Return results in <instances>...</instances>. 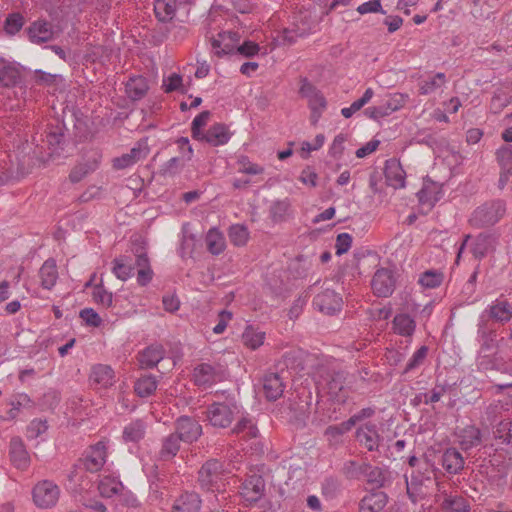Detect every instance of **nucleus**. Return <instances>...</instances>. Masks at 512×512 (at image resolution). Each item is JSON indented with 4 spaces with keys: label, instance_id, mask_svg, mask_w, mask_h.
Returning a JSON list of instances; mask_svg holds the SVG:
<instances>
[{
    "label": "nucleus",
    "instance_id": "a19ab883",
    "mask_svg": "<svg viewBox=\"0 0 512 512\" xmlns=\"http://www.w3.org/2000/svg\"><path fill=\"white\" fill-rule=\"evenodd\" d=\"M149 90L147 78L142 75L130 77V100L142 99Z\"/></svg>",
    "mask_w": 512,
    "mask_h": 512
},
{
    "label": "nucleus",
    "instance_id": "c9c22d12",
    "mask_svg": "<svg viewBox=\"0 0 512 512\" xmlns=\"http://www.w3.org/2000/svg\"><path fill=\"white\" fill-rule=\"evenodd\" d=\"M67 489L71 490L75 493H80L86 486L89 485L90 481L87 479V476L82 471V469L78 467H74L70 473L68 474L67 480Z\"/></svg>",
    "mask_w": 512,
    "mask_h": 512
},
{
    "label": "nucleus",
    "instance_id": "72a5a7b5",
    "mask_svg": "<svg viewBox=\"0 0 512 512\" xmlns=\"http://www.w3.org/2000/svg\"><path fill=\"white\" fill-rule=\"evenodd\" d=\"M408 98V95L402 93H394L389 95L384 102L379 104L383 116L387 117L393 112L401 109L408 101Z\"/></svg>",
    "mask_w": 512,
    "mask_h": 512
},
{
    "label": "nucleus",
    "instance_id": "49530a36",
    "mask_svg": "<svg viewBox=\"0 0 512 512\" xmlns=\"http://www.w3.org/2000/svg\"><path fill=\"white\" fill-rule=\"evenodd\" d=\"M443 282V273L437 270H427L419 277L418 283L424 288L433 289Z\"/></svg>",
    "mask_w": 512,
    "mask_h": 512
},
{
    "label": "nucleus",
    "instance_id": "9d476101",
    "mask_svg": "<svg viewBox=\"0 0 512 512\" xmlns=\"http://www.w3.org/2000/svg\"><path fill=\"white\" fill-rule=\"evenodd\" d=\"M313 305L320 312L333 315L340 311L342 307V298L335 291L325 289L314 297Z\"/></svg>",
    "mask_w": 512,
    "mask_h": 512
},
{
    "label": "nucleus",
    "instance_id": "ddd939ff",
    "mask_svg": "<svg viewBox=\"0 0 512 512\" xmlns=\"http://www.w3.org/2000/svg\"><path fill=\"white\" fill-rule=\"evenodd\" d=\"M166 350L163 345L154 343L140 351L137 355L139 367L152 369L165 357Z\"/></svg>",
    "mask_w": 512,
    "mask_h": 512
},
{
    "label": "nucleus",
    "instance_id": "4be33fe9",
    "mask_svg": "<svg viewBox=\"0 0 512 512\" xmlns=\"http://www.w3.org/2000/svg\"><path fill=\"white\" fill-rule=\"evenodd\" d=\"M202 500L196 492L182 493L172 506V512H199Z\"/></svg>",
    "mask_w": 512,
    "mask_h": 512
},
{
    "label": "nucleus",
    "instance_id": "f257e3e1",
    "mask_svg": "<svg viewBox=\"0 0 512 512\" xmlns=\"http://www.w3.org/2000/svg\"><path fill=\"white\" fill-rule=\"evenodd\" d=\"M315 383L320 392L326 393L338 403H344L348 398L345 389V375L328 367L321 366L315 373Z\"/></svg>",
    "mask_w": 512,
    "mask_h": 512
},
{
    "label": "nucleus",
    "instance_id": "774afa93",
    "mask_svg": "<svg viewBox=\"0 0 512 512\" xmlns=\"http://www.w3.org/2000/svg\"><path fill=\"white\" fill-rule=\"evenodd\" d=\"M352 244V236L349 233H340L336 238V254L342 255L346 253Z\"/></svg>",
    "mask_w": 512,
    "mask_h": 512
},
{
    "label": "nucleus",
    "instance_id": "412c9836",
    "mask_svg": "<svg viewBox=\"0 0 512 512\" xmlns=\"http://www.w3.org/2000/svg\"><path fill=\"white\" fill-rule=\"evenodd\" d=\"M231 135L232 133L225 124L216 123L204 133L199 141H204L216 147L226 144L230 140Z\"/></svg>",
    "mask_w": 512,
    "mask_h": 512
},
{
    "label": "nucleus",
    "instance_id": "6e6552de",
    "mask_svg": "<svg viewBox=\"0 0 512 512\" xmlns=\"http://www.w3.org/2000/svg\"><path fill=\"white\" fill-rule=\"evenodd\" d=\"M181 441L192 443L202 434V427L195 419L188 416H181L175 422V432Z\"/></svg>",
    "mask_w": 512,
    "mask_h": 512
},
{
    "label": "nucleus",
    "instance_id": "e2e57ef3",
    "mask_svg": "<svg viewBox=\"0 0 512 512\" xmlns=\"http://www.w3.org/2000/svg\"><path fill=\"white\" fill-rule=\"evenodd\" d=\"M80 318L85 322L86 325L91 327H99L102 324V318L92 308H85L80 311Z\"/></svg>",
    "mask_w": 512,
    "mask_h": 512
},
{
    "label": "nucleus",
    "instance_id": "338daca9",
    "mask_svg": "<svg viewBox=\"0 0 512 512\" xmlns=\"http://www.w3.org/2000/svg\"><path fill=\"white\" fill-rule=\"evenodd\" d=\"M146 423L143 420H136L130 425V441L137 442L144 438Z\"/></svg>",
    "mask_w": 512,
    "mask_h": 512
},
{
    "label": "nucleus",
    "instance_id": "0e129e2a",
    "mask_svg": "<svg viewBox=\"0 0 512 512\" xmlns=\"http://www.w3.org/2000/svg\"><path fill=\"white\" fill-rule=\"evenodd\" d=\"M63 141V134L60 129L55 131H50L46 135V142L51 150L50 155L53 156L58 154V147L61 145Z\"/></svg>",
    "mask_w": 512,
    "mask_h": 512
},
{
    "label": "nucleus",
    "instance_id": "58836bf2",
    "mask_svg": "<svg viewBox=\"0 0 512 512\" xmlns=\"http://www.w3.org/2000/svg\"><path fill=\"white\" fill-rule=\"evenodd\" d=\"M157 388V380L152 375L140 377L134 384V391L139 397H148L154 393Z\"/></svg>",
    "mask_w": 512,
    "mask_h": 512
},
{
    "label": "nucleus",
    "instance_id": "7ed1b4c3",
    "mask_svg": "<svg viewBox=\"0 0 512 512\" xmlns=\"http://www.w3.org/2000/svg\"><path fill=\"white\" fill-rule=\"evenodd\" d=\"M506 214V203L501 199L487 201L478 206L470 215L469 225L484 229L496 225Z\"/></svg>",
    "mask_w": 512,
    "mask_h": 512
},
{
    "label": "nucleus",
    "instance_id": "603ef678",
    "mask_svg": "<svg viewBox=\"0 0 512 512\" xmlns=\"http://www.w3.org/2000/svg\"><path fill=\"white\" fill-rule=\"evenodd\" d=\"M210 115L209 111H203L193 119L191 124V135L193 139L199 141L202 138L204 132H202L201 129L207 125Z\"/></svg>",
    "mask_w": 512,
    "mask_h": 512
},
{
    "label": "nucleus",
    "instance_id": "5701e85b",
    "mask_svg": "<svg viewBox=\"0 0 512 512\" xmlns=\"http://www.w3.org/2000/svg\"><path fill=\"white\" fill-rule=\"evenodd\" d=\"M284 383L278 373H267L263 377V393L267 400L275 401L282 396Z\"/></svg>",
    "mask_w": 512,
    "mask_h": 512
},
{
    "label": "nucleus",
    "instance_id": "dca6fc26",
    "mask_svg": "<svg viewBox=\"0 0 512 512\" xmlns=\"http://www.w3.org/2000/svg\"><path fill=\"white\" fill-rule=\"evenodd\" d=\"M195 385L199 387H210L221 379L219 371L208 363L197 365L192 374Z\"/></svg>",
    "mask_w": 512,
    "mask_h": 512
},
{
    "label": "nucleus",
    "instance_id": "8fccbe9b",
    "mask_svg": "<svg viewBox=\"0 0 512 512\" xmlns=\"http://www.w3.org/2000/svg\"><path fill=\"white\" fill-rule=\"evenodd\" d=\"M232 433L234 434H243V437L246 439H251L257 437L258 429L251 422V420L247 418H242L236 426L232 429Z\"/></svg>",
    "mask_w": 512,
    "mask_h": 512
},
{
    "label": "nucleus",
    "instance_id": "69168bd1",
    "mask_svg": "<svg viewBox=\"0 0 512 512\" xmlns=\"http://www.w3.org/2000/svg\"><path fill=\"white\" fill-rule=\"evenodd\" d=\"M93 300L103 306H110L112 303V294L107 292L102 286L96 285L92 291Z\"/></svg>",
    "mask_w": 512,
    "mask_h": 512
},
{
    "label": "nucleus",
    "instance_id": "79ce46f5",
    "mask_svg": "<svg viewBox=\"0 0 512 512\" xmlns=\"http://www.w3.org/2000/svg\"><path fill=\"white\" fill-rule=\"evenodd\" d=\"M368 462H358L354 460H349L344 463L342 468L343 475L350 480H363L364 479V471L365 467H367Z\"/></svg>",
    "mask_w": 512,
    "mask_h": 512
},
{
    "label": "nucleus",
    "instance_id": "b1692460",
    "mask_svg": "<svg viewBox=\"0 0 512 512\" xmlns=\"http://www.w3.org/2000/svg\"><path fill=\"white\" fill-rule=\"evenodd\" d=\"M441 464L449 474H459L464 469V458L456 448H447L441 457Z\"/></svg>",
    "mask_w": 512,
    "mask_h": 512
},
{
    "label": "nucleus",
    "instance_id": "c85d7f7f",
    "mask_svg": "<svg viewBox=\"0 0 512 512\" xmlns=\"http://www.w3.org/2000/svg\"><path fill=\"white\" fill-rule=\"evenodd\" d=\"M385 176L391 186L395 188H402L405 186L406 173L400 162L396 160L387 161Z\"/></svg>",
    "mask_w": 512,
    "mask_h": 512
},
{
    "label": "nucleus",
    "instance_id": "a211bd4d",
    "mask_svg": "<svg viewBox=\"0 0 512 512\" xmlns=\"http://www.w3.org/2000/svg\"><path fill=\"white\" fill-rule=\"evenodd\" d=\"M388 503V495L379 489H373L359 502L360 512H381Z\"/></svg>",
    "mask_w": 512,
    "mask_h": 512
},
{
    "label": "nucleus",
    "instance_id": "2f4dec72",
    "mask_svg": "<svg viewBox=\"0 0 512 512\" xmlns=\"http://www.w3.org/2000/svg\"><path fill=\"white\" fill-rule=\"evenodd\" d=\"M39 278L44 289H52L58 279V270L54 260L48 259L39 270Z\"/></svg>",
    "mask_w": 512,
    "mask_h": 512
},
{
    "label": "nucleus",
    "instance_id": "f3484780",
    "mask_svg": "<svg viewBox=\"0 0 512 512\" xmlns=\"http://www.w3.org/2000/svg\"><path fill=\"white\" fill-rule=\"evenodd\" d=\"M357 440L369 451H376L379 448L381 436L376 424L367 422L356 430Z\"/></svg>",
    "mask_w": 512,
    "mask_h": 512
},
{
    "label": "nucleus",
    "instance_id": "6e6d98bb",
    "mask_svg": "<svg viewBox=\"0 0 512 512\" xmlns=\"http://www.w3.org/2000/svg\"><path fill=\"white\" fill-rule=\"evenodd\" d=\"M496 438L501 439L503 443H512V421L508 418L501 420L494 431Z\"/></svg>",
    "mask_w": 512,
    "mask_h": 512
},
{
    "label": "nucleus",
    "instance_id": "423d86ee",
    "mask_svg": "<svg viewBox=\"0 0 512 512\" xmlns=\"http://www.w3.org/2000/svg\"><path fill=\"white\" fill-rule=\"evenodd\" d=\"M32 496L37 507L50 508L58 502L60 489L54 482L43 480L34 486Z\"/></svg>",
    "mask_w": 512,
    "mask_h": 512
},
{
    "label": "nucleus",
    "instance_id": "473e14b6",
    "mask_svg": "<svg viewBox=\"0 0 512 512\" xmlns=\"http://www.w3.org/2000/svg\"><path fill=\"white\" fill-rule=\"evenodd\" d=\"M205 242L207 250L213 255H219L226 247L224 235L216 228L207 232Z\"/></svg>",
    "mask_w": 512,
    "mask_h": 512
},
{
    "label": "nucleus",
    "instance_id": "3c124183",
    "mask_svg": "<svg viewBox=\"0 0 512 512\" xmlns=\"http://www.w3.org/2000/svg\"><path fill=\"white\" fill-rule=\"evenodd\" d=\"M249 238L248 229L243 225H233L229 229V239L235 246H244Z\"/></svg>",
    "mask_w": 512,
    "mask_h": 512
},
{
    "label": "nucleus",
    "instance_id": "4d7b16f0",
    "mask_svg": "<svg viewBox=\"0 0 512 512\" xmlns=\"http://www.w3.org/2000/svg\"><path fill=\"white\" fill-rule=\"evenodd\" d=\"M238 172L248 175H258L264 172V168L252 163L247 156H240L237 160Z\"/></svg>",
    "mask_w": 512,
    "mask_h": 512
},
{
    "label": "nucleus",
    "instance_id": "37998d69",
    "mask_svg": "<svg viewBox=\"0 0 512 512\" xmlns=\"http://www.w3.org/2000/svg\"><path fill=\"white\" fill-rule=\"evenodd\" d=\"M265 339V332L259 331L252 326H248L242 334V341L245 346L255 350L259 348Z\"/></svg>",
    "mask_w": 512,
    "mask_h": 512
},
{
    "label": "nucleus",
    "instance_id": "4468645a",
    "mask_svg": "<svg viewBox=\"0 0 512 512\" xmlns=\"http://www.w3.org/2000/svg\"><path fill=\"white\" fill-rule=\"evenodd\" d=\"M89 381L95 389H107L115 383L114 371L108 365H94L91 368Z\"/></svg>",
    "mask_w": 512,
    "mask_h": 512
},
{
    "label": "nucleus",
    "instance_id": "5fc2aeb1",
    "mask_svg": "<svg viewBox=\"0 0 512 512\" xmlns=\"http://www.w3.org/2000/svg\"><path fill=\"white\" fill-rule=\"evenodd\" d=\"M150 148L148 146V138L140 139L137 144L130 149V164L136 163L148 156Z\"/></svg>",
    "mask_w": 512,
    "mask_h": 512
},
{
    "label": "nucleus",
    "instance_id": "ea45409f",
    "mask_svg": "<svg viewBox=\"0 0 512 512\" xmlns=\"http://www.w3.org/2000/svg\"><path fill=\"white\" fill-rule=\"evenodd\" d=\"M154 11L160 21L171 20L176 12V2L175 0H156Z\"/></svg>",
    "mask_w": 512,
    "mask_h": 512
},
{
    "label": "nucleus",
    "instance_id": "20e7f679",
    "mask_svg": "<svg viewBox=\"0 0 512 512\" xmlns=\"http://www.w3.org/2000/svg\"><path fill=\"white\" fill-rule=\"evenodd\" d=\"M131 251L135 255V262L133 267L130 266V271H136V281L139 286H147L153 279L154 271L151 267L150 258L146 251V242L143 239L135 240L131 247Z\"/></svg>",
    "mask_w": 512,
    "mask_h": 512
},
{
    "label": "nucleus",
    "instance_id": "13d9d810",
    "mask_svg": "<svg viewBox=\"0 0 512 512\" xmlns=\"http://www.w3.org/2000/svg\"><path fill=\"white\" fill-rule=\"evenodd\" d=\"M221 34H222L221 41L224 43V46L221 49H222V51H224V55L236 53L237 47L239 46L238 43L240 40V36H239L238 32L228 31V32H221Z\"/></svg>",
    "mask_w": 512,
    "mask_h": 512
},
{
    "label": "nucleus",
    "instance_id": "aec40b11",
    "mask_svg": "<svg viewBox=\"0 0 512 512\" xmlns=\"http://www.w3.org/2000/svg\"><path fill=\"white\" fill-rule=\"evenodd\" d=\"M10 462L20 471H25L30 466V456L19 438H13L10 442Z\"/></svg>",
    "mask_w": 512,
    "mask_h": 512
},
{
    "label": "nucleus",
    "instance_id": "680f3d73",
    "mask_svg": "<svg viewBox=\"0 0 512 512\" xmlns=\"http://www.w3.org/2000/svg\"><path fill=\"white\" fill-rule=\"evenodd\" d=\"M112 273L120 280L126 281L128 278V261L125 257L114 259Z\"/></svg>",
    "mask_w": 512,
    "mask_h": 512
},
{
    "label": "nucleus",
    "instance_id": "1a4fd4ad",
    "mask_svg": "<svg viewBox=\"0 0 512 512\" xmlns=\"http://www.w3.org/2000/svg\"><path fill=\"white\" fill-rule=\"evenodd\" d=\"M107 446L104 441H100L89 447L83 459V466L86 471L98 472L106 462Z\"/></svg>",
    "mask_w": 512,
    "mask_h": 512
},
{
    "label": "nucleus",
    "instance_id": "052dcab7",
    "mask_svg": "<svg viewBox=\"0 0 512 512\" xmlns=\"http://www.w3.org/2000/svg\"><path fill=\"white\" fill-rule=\"evenodd\" d=\"M348 420L338 424L328 426L325 430V436L330 440H337L340 436L352 429L351 425H347Z\"/></svg>",
    "mask_w": 512,
    "mask_h": 512
},
{
    "label": "nucleus",
    "instance_id": "a18cd8bd",
    "mask_svg": "<svg viewBox=\"0 0 512 512\" xmlns=\"http://www.w3.org/2000/svg\"><path fill=\"white\" fill-rule=\"evenodd\" d=\"M445 512H468L469 505L462 496H447L442 502Z\"/></svg>",
    "mask_w": 512,
    "mask_h": 512
},
{
    "label": "nucleus",
    "instance_id": "09e8293b",
    "mask_svg": "<svg viewBox=\"0 0 512 512\" xmlns=\"http://www.w3.org/2000/svg\"><path fill=\"white\" fill-rule=\"evenodd\" d=\"M98 167V160L94 158L91 161H87L85 163H80L73 168L70 173V179L72 182H79L83 179L88 173L94 171Z\"/></svg>",
    "mask_w": 512,
    "mask_h": 512
},
{
    "label": "nucleus",
    "instance_id": "7c9ffc66",
    "mask_svg": "<svg viewBox=\"0 0 512 512\" xmlns=\"http://www.w3.org/2000/svg\"><path fill=\"white\" fill-rule=\"evenodd\" d=\"M392 325L394 332L403 337H411L416 329L415 320L406 313L395 315Z\"/></svg>",
    "mask_w": 512,
    "mask_h": 512
},
{
    "label": "nucleus",
    "instance_id": "f8f14e48",
    "mask_svg": "<svg viewBox=\"0 0 512 512\" xmlns=\"http://www.w3.org/2000/svg\"><path fill=\"white\" fill-rule=\"evenodd\" d=\"M498 243V235L492 232L478 234L472 245L471 253L476 259H482L491 252H494Z\"/></svg>",
    "mask_w": 512,
    "mask_h": 512
},
{
    "label": "nucleus",
    "instance_id": "de8ad7c7",
    "mask_svg": "<svg viewBox=\"0 0 512 512\" xmlns=\"http://www.w3.org/2000/svg\"><path fill=\"white\" fill-rule=\"evenodd\" d=\"M496 161L501 170L512 172V145H503L496 150Z\"/></svg>",
    "mask_w": 512,
    "mask_h": 512
},
{
    "label": "nucleus",
    "instance_id": "2eb2a0df",
    "mask_svg": "<svg viewBox=\"0 0 512 512\" xmlns=\"http://www.w3.org/2000/svg\"><path fill=\"white\" fill-rule=\"evenodd\" d=\"M425 465V473L422 475L413 473L410 480L406 479L407 494L413 503H417L423 497V482L424 480H430L433 473L432 465L428 461H425Z\"/></svg>",
    "mask_w": 512,
    "mask_h": 512
},
{
    "label": "nucleus",
    "instance_id": "f03ea898",
    "mask_svg": "<svg viewBox=\"0 0 512 512\" xmlns=\"http://www.w3.org/2000/svg\"><path fill=\"white\" fill-rule=\"evenodd\" d=\"M217 400L208 405L206 418L213 427L227 428L231 425L240 407L234 397L216 394Z\"/></svg>",
    "mask_w": 512,
    "mask_h": 512
},
{
    "label": "nucleus",
    "instance_id": "a878e982",
    "mask_svg": "<svg viewBox=\"0 0 512 512\" xmlns=\"http://www.w3.org/2000/svg\"><path fill=\"white\" fill-rule=\"evenodd\" d=\"M459 444L462 449L469 450L482 443V432L475 425H467L459 431Z\"/></svg>",
    "mask_w": 512,
    "mask_h": 512
},
{
    "label": "nucleus",
    "instance_id": "cd10ccee",
    "mask_svg": "<svg viewBox=\"0 0 512 512\" xmlns=\"http://www.w3.org/2000/svg\"><path fill=\"white\" fill-rule=\"evenodd\" d=\"M181 439L175 433H171L164 437L161 441V447L158 456L162 461L172 460L180 450Z\"/></svg>",
    "mask_w": 512,
    "mask_h": 512
},
{
    "label": "nucleus",
    "instance_id": "e433bc0d",
    "mask_svg": "<svg viewBox=\"0 0 512 512\" xmlns=\"http://www.w3.org/2000/svg\"><path fill=\"white\" fill-rule=\"evenodd\" d=\"M504 410L505 407L501 401L490 403L480 417V425L484 428H488L493 425Z\"/></svg>",
    "mask_w": 512,
    "mask_h": 512
},
{
    "label": "nucleus",
    "instance_id": "393cba45",
    "mask_svg": "<svg viewBox=\"0 0 512 512\" xmlns=\"http://www.w3.org/2000/svg\"><path fill=\"white\" fill-rule=\"evenodd\" d=\"M299 93L302 97H305L309 100V105L313 110L317 108L324 109L326 107V100L324 96L312 83L307 80V78L301 79Z\"/></svg>",
    "mask_w": 512,
    "mask_h": 512
},
{
    "label": "nucleus",
    "instance_id": "bb28decb",
    "mask_svg": "<svg viewBox=\"0 0 512 512\" xmlns=\"http://www.w3.org/2000/svg\"><path fill=\"white\" fill-rule=\"evenodd\" d=\"M10 409L7 411L9 419L17 418L24 410L31 409L33 402L26 393H15L8 400Z\"/></svg>",
    "mask_w": 512,
    "mask_h": 512
},
{
    "label": "nucleus",
    "instance_id": "864d4df0",
    "mask_svg": "<svg viewBox=\"0 0 512 512\" xmlns=\"http://www.w3.org/2000/svg\"><path fill=\"white\" fill-rule=\"evenodd\" d=\"M20 77L19 70L11 65L3 64L0 67V83L4 86L14 85Z\"/></svg>",
    "mask_w": 512,
    "mask_h": 512
},
{
    "label": "nucleus",
    "instance_id": "c756f323",
    "mask_svg": "<svg viewBox=\"0 0 512 512\" xmlns=\"http://www.w3.org/2000/svg\"><path fill=\"white\" fill-rule=\"evenodd\" d=\"M489 316L496 322H508L512 318V305L506 299L499 298L489 307Z\"/></svg>",
    "mask_w": 512,
    "mask_h": 512
},
{
    "label": "nucleus",
    "instance_id": "9b49d317",
    "mask_svg": "<svg viewBox=\"0 0 512 512\" xmlns=\"http://www.w3.org/2000/svg\"><path fill=\"white\" fill-rule=\"evenodd\" d=\"M372 289L378 297H388L395 289V278L389 269H378L371 282Z\"/></svg>",
    "mask_w": 512,
    "mask_h": 512
},
{
    "label": "nucleus",
    "instance_id": "6ab92c4d",
    "mask_svg": "<svg viewBox=\"0 0 512 512\" xmlns=\"http://www.w3.org/2000/svg\"><path fill=\"white\" fill-rule=\"evenodd\" d=\"M365 470L363 480L374 489L385 487L391 480V473L388 468L373 466L368 462Z\"/></svg>",
    "mask_w": 512,
    "mask_h": 512
},
{
    "label": "nucleus",
    "instance_id": "bf43d9fd",
    "mask_svg": "<svg viewBox=\"0 0 512 512\" xmlns=\"http://www.w3.org/2000/svg\"><path fill=\"white\" fill-rule=\"evenodd\" d=\"M428 348L426 346H421L410 358L408 361L403 373H408L420 365L423 364L425 358L427 357Z\"/></svg>",
    "mask_w": 512,
    "mask_h": 512
},
{
    "label": "nucleus",
    "instance_id": "39448f33",
    "mask_svg": "<svg viewBox=\"0 0 512 512\" xmlns=\"http://www.w3.org/2000/svg\"><path fill=\"white\" fill-rule=\"evenodd\" d=\"M226 470L217 459L205 462L198 472V482L201 489L206 491L219 490L223 486Z\"/></svg>",
    "mask_w": 512,
    "mask_h": 512
},
{
    "label": "nucleus",
    "instance_id": "0eeeda50",
    "mask_svg": "<svg viewBox=\"0 0 512 512\" xmlns=\"http://www.w3.org/2000/svg\"><path fill=\"white\" fill-rule=\"evenodd\" d=\"M265 493V480L259 474L249 475L240 486V495L248 504L257 503Z\"/></svg>",
    "mask_w": 512,
    "mask_h": 512
},
{
    "label": "nucleus",
    "instance_id": "f704fd0d",
    "mask_svg": "<svg viewBox=\"0 0 512 512\" xmlns=\"http://www.w3.org/2000/svg\"><path fill=\"white\" fill-rule=\"evenodd\" d=\"M28 35L32 42H46L52 36L51 26L47 22H34L28 29Z\"/></svg>",
    "mask_w": 512,
    "mask_h": 512
},
{
    "label": "nucleus",
    "instance_id": "c03bdc74",
    "mask_svg": "<svg viewBox=\"0 0 512 512\" xmlns=\"http://www.w3.org/2000/svg\"><path fill=\"white\" fill-rule=\"evenodd\" d=\"M446 82V76L444 73L439 72L428 80H423L420 83L419 91L422 95H428L435 92L437 89L442 87Z\"/></svg>",
    "mask_w": 512,
    "mask_h": 512
},
{
    "label": "nucleus",
    "instance_id": "4c0bfd02",
    "mask_svg": "<svg viewBox=\"0 0 512 512\" xmlns=\"http://www.w3.org/2000/svg\"><path fill=\"white\" fill-rule=\"evenodd\" d=\"M98 489L103 497H112L123 489V485L118 478L107 475L101 478Z\"/></svg>",
    "mask_w": 512,
    "mask_h": 512
}]
</instances>
